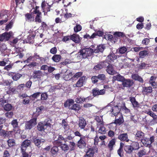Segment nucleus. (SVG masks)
<instances>
[{
	"label": "nucleus",
	"mask_w": 157,
	"mask_h": 157,
	"mask_svg": "<svg viewBox=\"0 0 157 157\" xmlns=\"http://www.w3.org/2000/svg\"><path fill=\"white\" fill-rule=\"evenodd\" d=\"M39 115V113L34 114L33 116L34 117L26 122L25 125V129H30L36 124L37 118Z\"/></svg>",
	"instance_id": "obj_1"
},
{
	"label": "nucleus",
	"mask_w": 157,
	"mask_h": 157,
	"mask_svg": "<svg viewBox=\"0 0 157 157\" xmlns=\"http://www.w3.org/2000/svg\"><path fill=\"white\" fill-rule=\"evenodd\" d=\"M52 5H49L45 1H43L41 5V7L42 9V12H44V15H46L48 12L51 11V8Z\"/></svg>",
	"instance_id": "obj_2"
},
{
	"label": "nucleus",
	"mask_w": 157,
	"mask_h": 157,
	"mask_svg": "<svg viewBox=\"0 0 157 157\" xmlns=\"http://www.w3.org/2000/svg\"><path fill=\"white\" fill-rule=\"evenodd\" d=\"M13 35L12 31L5 32L0 35V41L2 42L8 41Z\"/></svg>",
	"instance_id": "obj_3"
},
{
	"label": "nucleus",
	"mask_w": 157,
	"mask_h": 157,
	"mask_svg": "<svg viewBox=\"0 0 157 157\" xmlns=\"http://www.w3.org/2000/svg\"><path fill=\"white\" fill-rule=\"evenodd\" d=\"M33 143L38 148L41 147V144L44 143L46 140L44 139L40 138L37 136H33L32 138Z\"/></svg>",
	"instance_id": "obj_4"
},
{
	"label": "nucleus",
	"mask_w": 157,
	"mask_h": 157,
	"mask_svg": "<svg viewBox=\"0 0 157 157\" xmlns=\"http://www.w3.org/2000/svg\"><path fill=\"white\" fill-rule=\"evenodd\" d=\"M86 138L85 136H83L77 142L76 145L79 148L84 149L86 147L87 145Z\"/></svg>",
	"instance_id": "obj_5"
},
{
	"label": "nucleus",
	"mask_w": 157,
	"mask_h": 157,
	"mask_svg": "<svg viewBox=\"0 0 157 157\" xmlns=\"http://www.w3.org/2000/svg\"><path fill=\"white\" fill-rule=\"evenodd\" d=\"M98 148L95 147L89 148L87 150L86 154L84 155V157H94L95 153L98 152Z\"/></svg>",
	"instance_id": "obj_6"
},
{
	"label": "nucleus",
	"mask_w": 157,
	"mask_h": 157,
	"mask_svg": "<svg viewBox=\"0 0 157 157\" xmlns=\"http://www.w3.org/2000/svg\"><path fill=\"white\" fill-rule=\"evenodd\" d=\"M82 50L85 59L92 56L94 52V50L91 48H84L82 49Z\"/></svg>",
	"instance_id": "obj_7"
},
{
	"label": "nucleus",
	"mask_w": 157,
	"mask_h": 157,
	"mask_svg": "<svg viewBox=\"0 0 157 157\" xmlns=\"http://www.w3.org/2000/svg\"><path fill=\"white\" fill-rule=\"evenodd\" d=\"M92 93L94 97L99 95L104 94L105 93V89L99 90L98 88L95 87L92 89Z\"/></svg>",
	"instance_id": "obj_8"
},
{
	"label": "nucleus",
	"mask_w": 157,
	"mask_h": 157,
	"mask_svg": "<svg viewBox=\"0 0 157 157\" xmlns=\"http://www.w3.org/2000/svg\"><path fill=\"white\" fill-rule=\"evenodd\" d=\"M133 84L134 82L132 80L125 78L123 81L122 85L124 87L130 88L133 85Z\"/></svg>",
	"instance_id": "obj_9"
},
{
	"label": "nucleus",
	"mask_w": 157,
	"mask_h": 157,
	"mask_svg": "<svg viewBox=\"0 0 157 157\" xmlns=\"http://www.w3.org/2000/svg\"><path fill=\"white\" fill-rule=\"evenodd\" d=\"M54 139L55 140V138L54 137ZM64 140L65 138L62 135H59L58 138L56 140H54L53 144L54 145L58 146L62 144V141Z\"/></svg>",
	"instance_id": "obj_10"
},
{
	"label": "nucleus",
	"mask_w": 157,
	"mask_h": 157,
	"mask_svg": "<svg viewBox=\"0 0 157 157\" xmlns=\"http://www.w3.org/2000/svg\"><path fill=\"white\" fill-rule=\"evenodd\" d=\"M105 65L107 67L106 71L110 75H113L115 73L114 70L110 63L106 61Z\"/></svg>",
	"instance_id": "obj_11"
},
{
	"label": "nucleus",
	"mask_w": 157,
	"mask_h": 157,
	"mask_svg": "<svg viewBox=\"0 0 157 157\" xmlns=\"http://www.w3.org/2000/svg\"><path fill=\"white\" fill-rule=\"evenodd\" d=\"M129 99L134 109H137L140 107V104L136 101L135 97H130Z\"/></svg>",
	"instance_id": "obj_12"
},
{
	"label": "nucleus",
	"mask_w": 157,
	"mask_h": 157,
	"mask_svg": "<svg viewBox=\"0 0 157 157\" xmlns=\"http://www.w3.org/2000/svg\"><path fill=\"white\" fill-rule=\"evenodd\" d=\"M8 75L11 76L12 78L14 81H17L22 76V75L16 72H10L8 73Z\"/></svg>",
	"instance_id": "obj_13"
},
{
	"label": "nucleus",
	"mask_w": 157,
	"mask_h": 157,
	"mask_svg": "<svg viewBox=\"0 0 157 157\" xmlns=\"http://www.w3.org/2000/svg\"><path fill=\"white\" fill-rule=\"evenodd\" d=\"M31 144L30 140L28 139L25 140L22 143L21 146V150H25L27 147Z\"/></svg>",
	"instance_id": "obj_14"
},
{
	"label": "nucleus",
	"mask_w": 157,
	"mask_h": 157,
	"mask_svg": "<svg viewBox=\"0 0 157 157\" xmlns=\"http://www.w3.org/2000/svg\"><path fill=\"white\" fill-rule=\"evenodd\" d=\"M12 131H6L4 129H2L0 132V136H1L4 138L6 137H10L12 135Z\"/></svg>",
	"instance_id": "obj_15"
},
{
	"label": "nucleus",
	"mask_w": 157,
	"mask_h": 157,
	"mask_svg": "<svg viewBox=\"0 0 157 157\" xmlns=\"http://www.w3.org/2000/svg\"><path fill=\"white\" fill-rule=\"evenodd\" d=\"M87 78L85 76L81 77L79 80L77 81L76 83L75 84V86L77 87H81L83 86L84 82L86 80Z\"/></svg>",
	"instance_id": "obj_16"
},
{
	"label": "nucleus",
	"mask_w": 157,
	"mask_h": 157,
	"mask_svg": "<svg viewBox=\"0 0 157 157\" xmlns=\"http://www.w3.org/2000/svg\"><path fill=\"white\" fill-rule=\"evenodd\" d=\"M105 63H106V61H104L102 62H100L94 67V69L95 71H98L103 68L106 67V65H105Z\"/></svg>",
	"instance_id": "obj_17"
},
{
	"label": "nucleus",
	"mask_w": 157,
	"mask_h": 157,
	"mask_svg": "<svg viewBox=\"0 0 157 157\" xmlns=\"http://www.w3.org/2000/svg\"><path fill=\"white\" fill-rule=\"evenodd\" d=\"M59 151L58 146L56 145L53 146L51 148L50 152L53 157H55L58 154Z\"/></svg>",
	"instance_id": "obj_18"
},
{
	"label": "nucleus",
	"mask_w": 157,
	"mask_h": 157,
	"mask_svg": "<svg viewBox=\"0 0 157 157\" xmlns=\"http://www.w3.org/2000/svg\"><path fill=\"white\" fill-rule=\"evenodd\" d=\"M118 138L122 141H126L127 142H128L129 140L128 139V135L127 133H124L119 135L118 136Z\"/></svg>",
	"instance_id": "obj_19"
},
{
	"label": "nucleus",
	"mask_w": 157,
	"mask_h": 157,
	"mask_svg": "<svg viewBox=\"0 0 157 157\" xmlns=\"http://www.w3.org/2000/svg\"><path fill=\"white\" fill-rule=\"evenodd\" d=\"M135 135V138L136 139L141 140L144 137V133L141 131H137Z\"/></svg>",
	"instance_id": "obj_20"
},
{
	"label": "nucleus",
	"mask_w": 157,
	"mask_h": 157,
	"mask_svg": "<svg viewBox=\"0 0 157 157\" xmlns=\"http://www.w3.org/2000/svg\"><path fill=\"white\" fill-rule=\"evenodd\" d=\"M152 92V88L150 86L143 87L142 92L144 94L147 95L151 93Z\"/></svg>",
	"instance_id": "obj_21"
},
{
	"label": "nucleus",
	"mask_w": 157,
	"mask_h": 157,
	"mask_svg": "<svg viewBox=\"0 0 157 157\" xmlns=\"http://www.w3.org/2000/svg\"><path fill=\"white\" fill-rule=\"evenodd\" d=\"M71 40L76 43H79L81 41L79 35L76 34L71 35Z\"/></svg>",
	"instance_id": "obj_22"
},
{
	"label": "nucleus",
	"mask_w": 157,
	"mask_h": 157,
	"mask_svg": "<svg viewBox=\"0 0 157 157\" xmlns=\"http://www.w3.org/2000/svg\"><path fill=\"white\" fill-rule=\"evenodd\" d=\"M132 78L136 81H137L141 83H143L144 81L142 78L138 74H134L131 75Z\"/></svg>",
	"instance_id": "obj_23"
},
{
	"label": "nucleus",
	"mask_w": 157,
	"mask_h": 157,
	"mask_svg": "<svg viewBox=\"0 0 157 157\" xmlns=\"http://www.w3.org/2000/svg\"><path fill=\"white\" fill-rule=\"evenodd\" d=\"M116 140L115 139H112L109 141L107 145V147L110 151H111L113 149V146L115 145Z\"/></svg>",
	"instance_id": "obj_24"
},
{
	"label": "nucleus",
	"mask_w": 157,
	"mask_h": 157,
	"mask_svg": "<svg viewBox=\"0 0 157 157\" xmlns=\"http://www.w3.org/2000/svg\"><path fill=\"white\" fill-rule=\"evenodd\" d=\"M42 76V72L40 71H35L33 73V78L34 79H40Z\"/></svg>",
	"instance_id": "obj_25"
},
{
	"label": "nucleus",
	"mask_w": 157,
	"mask_h": 157,
	"mask_svg": "<svg viewBox=\"0 0 157 157\" xmlns=\"http://www.w3.org/2000/svg\"><path fill=\"white\" fill-rule=\"evenodd\" d=\"M117 58V56L114 53H110L107 57V59L105 60L108 62L110 63L112 61H113L114 60Z\"/></svg>",
	"instance_id": "obj_26"
},
{
	"label": "nucleus",
	"mask_w": 157,
	"mask_h": 157,
	"mask_svg": "<svg viewBox=\"0 0 157 157\" xmlns=\"http://www.w3.org/2000/svg\"><path fill=\"white\" fill-rule=\"evenodd\" d=\"M98 128V133L102 134H104L106 133V130L105 127L104 126V124L97 125Z\"/></svg>",
	"instance_id": "obj_27"
},
{
	"label": "nucleus",
	"mask_w": 157,
	"mask_h": 157,
	"mask_svg": "<svg viewBox=\"0 0 157 157\" xmlns=\"http://www.w3.org/2000/svg\"><path fill=\"white\" fill-rule=\"evenodd\" d=\"M86 123L85 120L83 118L80 119L78 121V126L81 129H84Z\"/></svg>",
	"instance_id": "obj_28"
},
{
	"label": "nucleus",
	"mask_w": 157,
	"mask_h": 157,
	"mask_svg": "<svg viewBox=\"0 0 157 157\" xmlns=\"http://www.w3.org/2000/svg\"><path fill=\"white\" fill-rule=\"evenodd\" d=\"M82 49L80 50L79 52L75 55V57L78 60H82L85 59Z\"/></svg>",
	"instance_id": "obj_29"
},
{
	"label": "nucleus",
	"mask_w": 157,
	"mask_h": 157,
	"mask_svg": "<svg viewBox=\"0 0 157 157\" xmlns=\"http://www.w3.org/2000/svg\"><path fill=\"white\" fill-rule=\"evenodd\" d=\"M33 15V13H27L25 15L26 20L30 22L34 21V19Z\"/></svg>",
	"instance_id": "obj_30"
},
{
	"label": "nucleus",
	"mask_w": 157,
	"mask_h": 157,
	"mask_svg": "<svg viewBox=\"0 0 157 157\" xmlns=\"http://www.w3.org/2000/svg\"><path fill=\"white\" fill-rule=\"evenodd\" d=\"M120 116L118 119H116L114 121V123L117 125H121L124 122V120L122 115L121 114H120Z\"/></svg>",
	"instance_id": "obj_31"
},
{
	"label": "nucleus",
	"mask_w": 157,
	"mask_h": 157,
	"mask_svg": "<svg viewBox=\"0 0 157 157\" xmlns=\"http://www.w3.org/2000/svg\"><path fill=\"white\" fill-rule=\"evenodd\" d=\"M60 124L66 131H67L69 129V125L65 119H63L62 123Z\"/></svg>",
	"instance_id": "obj_32"
},
{
	"label": "nucleus",
	"mask_w": 157,
	"mask_h": 157,
	"mask_svg": "<svg viewBox=\"0 0 157 157\" xmlns=\"http://www.w3.org/2000/svg\"><path fill=\"white\" fill-rule=\"evenodd\" d=\"M105 47L103 45H100L97 46V48L94 50V52L98 53L100 52H102L104 50Z\"/></svg>",
	"instance_id": "obj_33"
},
{
	"label": "nucleus",
	"mask_w": 157,
	"mask_h": 157,
	"mask_svg": "<svg viewBox=\"0 0 157 157\" xmlns=\"http://www.w3.org/2000/svg\"><path fill=\"white\" fill-rule=\"evenodd\" d=\"M111 110V112L115 116L117 115L120 111V110L117 105L114 106Z\"/></svg>",
	"instance_id": "obj_34"
},
{
	"label": "nucleus",
	"mask_w": 157,
	"mask_h": 157,
	"mask_svg": "<svg viewBox=\"0 0 157 157\" xmlns=\"http://www.w3.org/2000/svg\"><path fill=\"white\" fill-rule=\"evenodd\" d=\"M124 150L127 154H131L133 150L130 145H125L124 147Z\"/></svg>",
	"instance_id": "obj_35"
},
{
	"label": "nucleus",
	"mask_w": 157,
	"mask_h": 157,
	"mask_svg": "<svg viewBox=\"0 0 157 157\" xmlns=\"http://www.w3.org/2000/svg\"><path fill=\"white\" fill-rule=\"evenodd\" d=\"M145 113L151 117L153 119H154V120H156V118H157V115L151 110L146 111Z\"/></svg>",
	"instance_id": "obj_36"
},
{
	"label": "nucleus",
	"mask_w": 157,
	"mask_h": 157,
	"mask_svg": "<svg viewBox=\"0 0 157 157\" xmlns=\"http://www.w3.org/2000/svg\"><path fill=\"white\" fill-rule=\"evenodd\" d=\"M141 141L143 144L146 147H148L151 144L148 138L144 137L142 140Z\"/></svg>",
	"instance_id": "obj_37"
},
{
	"label": "nucleus",
	"mask_w": 157,
	"mask_h": 157,
	"mask_svg": "<svg viewBox=\"0 0 157 157\" xmlns=\"http://www.w3.org/2000/svg\"><path fill=\"white\" fill-rule=\"evenodd\" d=\"M130 146L133 148V150H138L140 148L139 144L137 142H132Z\"/></svg>",
	"instance_id": "obj_38"
},
{
	"label": "nucleus",
	"mask_w": 157,
	"mask_h": 157,
	"mask_svg": "<svg viewBox=\"0 0 157 157\" xmlns=\"http://www.w3.org/2000/svg\"><path fill=\"white\" fill-rule=\"evenodd\" d=\"M94 119L98 122L97 125H100L103 124L102 117L101 116H96L95 117Z\"/></svg>",
	"instance_id": "obj_39"
},
{
	"label": "nucleus",
	"mask_w": 157,
	"mask_h": 157,
	"mask_svg": "<svg viewBox=\"0 0 157 157\" xmlns=\"http://www.w3.org/2000/svg\"><path fill=\"white\" fill-rule=\"evenodd\" d=\"M81 108V107L80 105L77 104H74L70 108V109L75 111H79Z\"/></svg>",
	"instance_id": "obj_40"
},
{
	"label": "nucleus",
	"mask_w": 157,
	"mask_h": 157,
	"mask_svg": "<svg viewBox=\"0 0 157 157\" xmlns=\"http://www.w3.org/2000/svg\"><path fill=\"white\" fill-rule=\"evenodd\" d=\"M8 146L10 147H12L15 145V141L13 139H9L7 141Z\"/></svg>",
	"instance_id": "obj_41"
},
{
	"label": "nucleus",
	"mask_w": 157,
	"mask_h": 157,
	"mask_svg": "<svg viewBox=\"0 0 157 157\" xmlns=\"http://www.w3.org/2000/svg\"><path fill=\"white\" fill-rule=\"evenodd\" d=\"M113 78L115 80H117L118 81L121 82L122 83L125 79V78L124 76H122L120 75H118L116 76H114Z\"/></svg>",
	"instance_id": "obj_42"
},
{
	"label": "nucleus",
	"mask_w": 157,
	"mask_h": 157,
	"mask_svg": "<svg viewBox=\"0 0 157 157\" xmlns=\"http://www.w3.org/2000/svg\"><path fill=\"white\" fill-rule=\"evenodd\" d=\"M13 107V106L11 104L7 103L4 105L3 108L6 111H9L11 110Z\"/></svg>",
	"instance_id": "obj_43"
},
{
	"label": "nucleus",
	"mask_w": 157,
	"mask_h": 157,
	"mask_svg": "<svg viewBox=\"0 0 157 157\" xmlns=\"http://www.w3.org/2000/svg\"><path fill=\"white\" fill-rule=\"evenodd\" d=\"M148 54V52L146 50H144L140 52L139 56L140 58H143L146 56H147Z\"/></svg>",
	"instance_id": "obj_44"
},
{
	"label": "nucleus",
	"mask_w": 157,
	"mask_h": 157,
	"mask_svg": "<svg viewBox=\"0 0 157 157\" xmlns=\"http://www.w3.org/2000/svg\"><path fill=\"white\" fill-rule=\"evenodd\" d=\"M127 48L124 46L121 47L119 48L117 50V53L121 54H123L127 51Z\"/></svg>",
	"instance_id": "obj_45"
},
{
	"label": "nucleus",
	"mask_w": 157,
	"mask_h": 157,
	"mask_svg": "<svg viewBox=\"0 0 157 157\" xmlns=\"http://www.w3.org/2000/svg\"><path fill=\"white\" fill-rule=\"evenodd\" d=\"M59 146H60L61 150L65 152L67 151L69 149L68 146L65 144H62Z\"/></svg>",
	"instance_id": "obj_46"
},
{
	"label": "nucleus",
	"mask_w": 157,
	"mask_h": 157,
	"mask_svg": "<svg viewBox=\"0 0 157 157\" xmlns=\"http://www.w3.org/2000/svg\"><path fill=\"white\" fill-rule=\"evenodd\" d=\"M61 58V56L59 55H55L52 58V60L56 62H59Z\"/></svg>",
	"instance_id": "obj_47"
},
{
	"label": "nucleus",
	"mask_w": 157,
	"mask_h": 157,
	"mask_svg": "<svg viewBox=\"0 0 157 157\" xmlns=\"http://www.w3.org/2000/svg\"><path fill=\"white\" fill-rule=\"evenodd\" d=\"M44 126L42 123H39L38 124L37 126V129L39 131H44L45 129Z\"/></svg>",
	"instance_id": "obj_48"
},
{
	"label": "nucleus",
	"mask_w": 157,
	"mask_h": 157,
	"mask_svg": "<svg viewBox=\"0 0 157 157\" xmlns=\"http://www.w3.org/2000/svg\"><path fill=\"white\" fill-rule=\"evenodd\" d=\"M114 35L116 36H117L118 38L124 37L126 36L124 33L123 32H116L114 33Z\"/></svg>",
	"instance_id": "obj_49"
},
{
	"label": "nucleus",
	"mask_w": 157,
	"mask_h": 157,
	"mask_svg": "<svg viewBox=\"0 0 157 157\" xmlns=\"http://www.w3.org/2000/svg\"><path fill=\"white\" fill-rule=\"evenodd\" d=\"M11 124L14 128V129L18 127V122L17 119L12 120L11 121Z\"/></svg>",
	"instance_id": "obj_50"
},
{
	"label": "nucleus",
	"mask_w": 157,
	"mask_h": 157,
	"mask_svg": "<svg viewBox=\"0 0 157 157\" xmlns=\"http://www.w3.org/2000/svg\"><path fill=\"white\" fill-rule=\"evenodd\" d=\"M98 80L101 82L105 81L106 80V78L105 75L103 74H100L98 76Z\"/></svg>",
	"instance_id": "obj_51"
},
{
	"label": "nucleus",
	"mask_w": 157,
	"mask_h": 157,
	"mask_svg": "<svg viewBox=\"0 0 157 157\" xmlns=\"http://www.w3.org/2000/svg\"><path fill=\"white\" fill-rule=\"evenodd\" d=\"M75 101L77 103H82L85 101V99L84 97L79 96L75 99Z\"/></svg>",
	"instance_id": "obj_52"
},
{
	"label": "nucleus",
	"mask_w": 157,
	"mask_h": 157,
	"mask_svg": "<svg viewBox=\"0 0 157 157\" xmlns=\"http://www.w3.org/2000/svg\"><path fill=\"white\" fill-rule=\"evenodd\" d=\"M41 14H36V17H35V21L36 22H37L38 23H41L42 22L41 21Z\"/></svg>",
	"instance_id": "obj_53"
},
{
	"label": "nucleus",
	"mask_w": 157,
	"mask_h": 157,
	"mask_svg": "<svg viewBox=\"0 0 157 157\" xmlns=\"http://www.w3.org/2000/svg\"><path fill=\"white\" fill-rule=\"evenodd\" d=\"M83 37L87 39H93L95 38V34L93 33L91 36H90L89 34L86 33V35H84Z\"/></svg>",
	"instance_id": "obj_54"
},
{
	"label": "nucleus",
	"mask_w": 157,
	"mask_h": 157,
	"mask_svg": "<svg viewBox=\"0 0 157 157\" xmlns=\"http://www.w3.org/2000/svg\"><path fill=\"white\" fill-rule=\"evenodd\" d=\"M13 23V21H12V20H11L9 23L6 26L5 28L6 30L7 31H8L10 29H11L12 27Z\"/></svg>",
	"instance_id": "obj_55"
},
{
	"label": "nucleus",
	"mask_w": 157,
	"mask_h": 157,
	"mask_svg": "<svg viewBox=\"0 0 157 157\" xmlns=\"http://www.w3.org/2000/svg\"><path fill=\"white\" fill-rule=\"evenodd\" d=\"M114 122L108 124V127L109 130H113L116 129V125H114Z\"/></svg>",
	"instance_id": "obj_56"
},
{
	"label": "nucleus",
	"mask_w": 157,
	"mask_h": 157,
	"mask_svg": "<svg viewBox=\"0 0 157 157\" xmlns=\"http://www.w3.org/2000/svg\"><path fill=\"white\" fill-rule=\"evenodd\" d=\"M74 101L72 99H71L68 100H67L65 102L64 104V106L65 107L70 106V104L71 103H74Z\"/></svg>",
	"instance_id": "obj_57"
},
{
	"label": "nucleus",
	"mask_w": 157,
	"mask_h": 157,
	"mask_svg": "<svg viewBox=\"0 0 157 157\" xmlns=\"http://www.w3.org/2000/svg\"><path fill=\"white\" fill-rule=\"evenodd\" d=\"M22 157H30L29 154L26 152L25 150H21Z\"/></svg>",
	"instance_id": "obj_58"
},
{
	"label": "nucleus",
	"mask_w": 157,
	"mask_h": 157,
	"mask_svg": "<svg viewBox=\"0 0 157 157\" xmlns=\"http://www.w3.org/2000/svg\"><path fill=\"white\" fill-rule=\"evenodd\" d=\"M93 34H95V37L97 36H101L104 35V32L102 31L99 30L96 32L94 33Z\"/></svg>",
	"instance_id": "obj_59"
},
{
	"label": "nucleus",
	"mask_w": 157,
	"mask_h": 157,
	"mask_svg": "<svg viewBox=\"0 0 157 157\" xmlns=\"http://www.w3.org/2000/svg\"><path fill=\"white\" fill-rule=\"evenodd\" d=\"M91 80L92 83L95 84L98 81V77L97 76H93L91 78Z\"/></svg>",
	"instance_id": "obj_60"
},
{
	"label": "nucleus",
	"mask_w": 157,
	"mask_h": 157,
	"mask_svg": "<svg viewBox=\"0 0 157 157\" xmlns=\"http://www.w3.org/2000/svg\"><path fill=\"white\" fill-rule=\"evenodd\" d=\"M69 143L70 144L71 151H72L74 150L75 149V147L76 146V145L75 143L74 142L70 141Z\"/></svg>",
	"instance_id": "obj_61"
},
{
	"label": "nucleus",
	"mask_w": 157,
	"mask_h": 157,
	"mask_svg": "<svg viewBox=\"0 0 157 157\" xmlns=\"http://www.w3.org/2000/svg\"><path fill=\"white\" fill-rule=\"evenodd\" d=\"M74 30L76 32L80 31L82 29V27L80 25H77L74 27Z\"/></svg>",
	"instance_id": "obj_62"
},
{
	"label": "nucleus",
	"mask_w": 157,
	"mask_h": 157,
	"mask_svg": "<svg viewBox=\"0 0 157 157\" xmlns=\"http://www.w3.org/2000/svg\"><path fill=\"white\" fill-rule=\"evenodd\" d=\"M131 119L134 122L136 123L138 120L139 118L137 115H135L133 116H131Z\"/></svg>",
	"instance_id": "obj_63"
},
{
	"label": "nucleus",
	"mask_w": 157,
	"mask_h": 157,
	"mask_svg": "<svg viewBox=\"0 0 157 157\" xmlns=\"http://www.w3.org/2000/svg\"><path fill=\"white\" fill-rule=\"evenodd\" d=\"M146 152L145 151V149H143L140 150L138 153V155L139 157H142L143 155H145Z\"/></svg>",
	"instance_id": "obj_64"
}]
</instances>
